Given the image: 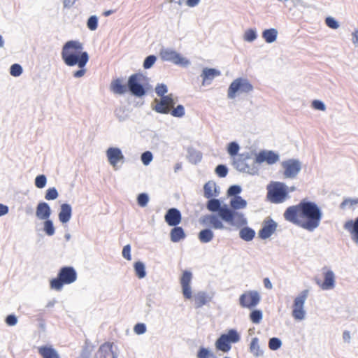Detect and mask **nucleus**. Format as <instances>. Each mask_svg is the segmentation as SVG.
<instances>
[{
    "label": "nucleus",
    "instance_id": "nucleus-1",
    "mask_svg": "<svg viewBox=\"0 0 358 358\" xmlns=\"http://www.w3.org/2000/svg\"><path fill=\"white\" fill-rule=\"evenodd\" d=\"M283 215L287 221L308 231H313L320 225L322 213L314 202L301 201L297 205L288 207Z\"/></svg>",
    "mask_w": 358,
    "mask_h": 358
},
{
    "label": "nucleus",
    "instance_id": "nucleus-2",
    "mask_svg": "<svg viewBox=\"0 0 358 358\" xmlns=\"http://www.w3.org/2000/svg\"><path fill=\"white\" fill-rule=\"evenodd\" d=\"M83 49V44L78 41L66 42L62 50V58L65 64L84 68L89 60V55Z\"/></svg>",
    "mask_w": 358,
    "mask_h": 358
},
{
    "label": "nucleus",
    "instance_id": "nucleus-3",
    "mask_svg": "<svg viewBox=\"0 0 358 358\" xmlns=\"http://www.w3.org/2000/svg\"><path fill=\"white\" fill-rule=\"evenodd\" d=\"M266 197L269 201L273 203H281L288 197L289 193L295 190L294 187L288 188L285 184L281 182H271L267 185Z\"/></svg>",
    "mask_w": 358,
    "mask_h": 358
},
{
    "label": "nucleus",
    "instance_id": "nucleus-4",
    "mask_svg": "<svg viewBox=\"0 0 358 358\" xmlns=\"http://www.w3.org/2000/svg\"><path fill=\"white\" fill-rule=\"evenodd\" d=\"M77 279V273L72 266H64L58 272L57 277L50 282V287L52 289L57 291L62 290L64 285H69L74 282Z\"/></svg>",
    "mask_w": 358,
    "mask_h": 358
},
{
    "label": "nucleus",
    "instance_id": "nucleus-5",
    "mask_svg": "<svg viewBox=\"0 0 358 358\" xmlns=\"http://www.w3.org/2000/svg\"><path fill=\"white\" fill-rule=\"evenodd\" d=\"M207 208L211 212H219V215L222 219L229 223L234 224V217H238L240 219L243 218V215L235 213L227 208H221V203L219 199H211L207 203Z\"/></svg>",
    "mask_w": 358,
    "mask_h": 358
},
{
    "label": "nucleus",
    "instance_id": "nucleus-6",
    "mask_svg": "<svg viewBox=\"0 0 358 358\" xmlns=\"http://www.w3.org/2000/svg\"><path fill=\"white\" fill-rule=\"evenodd\" d=\"M240 336L234 329H230L227 334H222L215 341V345L217 350L223 352H229L231 348V344L238 342Z\"/></svg>",
    "mask_w": 358,
    "mask_h": 358
},
{
    "label": "nucleus",
    "instance_id": "nucleus-7",
    "mask_svg": "<svg viewBox=\"0 0 358 358\" xmlns=\"http://www.w3.org/2000/svg\"><path fill=\"white\" fill-rule=\"evenodd\" d=\"M253 90V86L250 82L243 78L235 79L229 85L227 96L229 99H234L238 93H250Z\"/></svg>",
    "mask_w": 358,
    "mask_h": 358
},
{
    "label": "nucleus",
    "instance_id": "nucleus-8",
    "mask_svg": "<svg viewBox=\"0 0 358 358\" xmlns=\"http://www.w3.org/2000/svg\"><path fill=\"white\" fill-rule=\"evenodd\" d=\"M145 78L141 73H134L129 76L127 87L132 94L136 96L145 95V90L143 85Z\"/></svg>",
    "mask_w": 358,
    "mask_h": 358
},
{
    "label": "nucleus",
    "instance_id": "nucleus-9",
    "mask_svg": "<svg viewBox=\"0 0 358 358\" xmlns=\"http://www.w3.org/2000/svg\"><path fill=\"white\" fill-rule=\"evenodd\" d=\"M308 295V290L302 291L294 301L292 316L294 319L301 320L305 317L303 305Z\"/></svg>",
    "mask_w": 358,
    "mask_h": 358
},
{
    "label": "nucleus",
    "instance_id": "nucleus-10",
    "mask_svg": "<svg viewBox=\"0 0 358 358\" xmlns=\"http://www.w3.org/2000/svg\"><path fill=\"white\" fill-rule=\"evenodd\" d=\"M159 55L162 60L171 62L177 65L185 66L189 63L188 59L182 57L179 53L171 49L162 50Z\"/></svg>",
    "mask_w": 358,
    "mask_h": 358
},
{
    "label": "nucleus",
    "instance_id": "nucleus-11",
    "mask_svg": "<svg viewBox=\"0 0 358 358\" xmlns=\"http://www.w3.org/2000/svg\"><path fill=\"white\" fill-rule=\"evenodd\" d=\"M259 301L260 296L257 291H246L239 298L241 306L248 309L255 308Z\"/></svg>",
    "mask_w": 358,
    "mask_h": 358
},
{
    "label": "nucleus",
    "instance_id": "nucleus-12",
    "mask_svg": "<svg viewBox=\"0 0 358 358\" xmlns=\"http://www.w3.org/2000/svg\"><path fill=\"white\" fill-rule=\"evenodd\" d=\"M156 103L154 110L159 113L168 114L170 113L171 109L173 108L175 102L172 97V94H169L161 98L159 101L155 100Z\"/></svg>",
    "mask_w": 358,
    "mask_h": 358
},
{
    "label": "nucleus",
    "instance_id": "nucleus-13",
    "mask_svg": "<svg viewBox=\"0 0 358 358\" xmlns=\"http://www.w3.org/2000/svg\"><path fill=\"white\" fill-rule=\"evenodd\" d=\"M279 160V155L271 150H262L256 155L254 162L262 164L266 162L268 164H273Z\"/></svg>",
    "mask_w": 358,
    "mask_h": 358
},
{
    "label": "nucleus",
    "instance_id": "nucleus-14",
    "mask_svg": "<svg viewBox=\"0 0 358 358\" xmlns=\"http://www.w3.org/2000/svg\"><path fill=\"white\" fill-rule=\"evenodd\" d=\"M282 166L284 169V176L286 178H294L301 170L300 163L294 159L283 162Z\"/></svg>",
    "mask_w": 358,
    "mask_h": 358
},
{
    "label": "nucleus",
    "instance_id": "nucleus-15",
    "mask_svg": "<svg viewBox=\"0 0 358 358\" xmlns=\"http://www.w3.org/2000/svg\"><path fill=\"white\" fill-rule=\"evenodd\" d=\"M251 157L248 154H241L233 159V165L238 171L250 173L251 167L249 161Z\"/></svg>",
    "mask_w": 358,
    "mask_h": 358
},
{
    "label": "nucleus",
    "instance_id": "nucleus-16",
    "mask_svg": "<svg viewBox=\"0 0 358 358\" xmlns=\"http://www.w3.org/2000/svg\"><path fill=\"white\" fill-rule=\"evenodd\" d=\"M192 275L190 271H185L180 278V284L182 289V294L185 299H190L192 296L190 282Z\"/></svg>",
    "mask_w": 358,
    "mask_h": 358
},
{
    "label": "nucleus",
    "instance_id": "nucleus-17",
    "mask_svg": "<svg viewBox=\"0 0 358 358\" xmlns=\"http://www.w3.org/2000/svg\"><path fill=\"white\" fill-rule=\"evenodd\" d=\"M222 217L216 215H207L201 220V223L206 226H210L215 229H224Z\"/></svg>",
    "mask_w": 358,
    "mask_h": 358
},
{
    "label": "nucleus",
    "instance_id": "nucleus-18",
    "mask_svg": "<svg viewBox=\"0 0 358 358\" xmlns=\"http://www.w3.org/2000/svg\"><path fill=\"white\" fill-rule=\"evenodd\" d=\"M324 281L320 279H315L316 283L324 290L331 289L335 285V275L332 271L327 270L324 271Z\"/></svg>",
    "mask_w": 358,
    "mask_h": 358
},
{
    "label": "nucleus",
    "instance_id": "nucleus-19",
    "mask_svg": "<svg viewBox=\"0 0 358 358\" xmlns=\"http://www.w3.org/2000/svg\"><path fill=\"white\" fill-rule=\"evenodd\" d=\"M277 224L273 220H265L262 228L259 231V236L262 239L269 238L276 230Z\"/></svg>",
    "mask_w": 358,
    "mask_h": 358
},
{
    "label": "nucleus",
    "instance_id": "nucleus-20",
    "mask_svg": "<svg viewBox=\"0 0 358 358\" xmlns=\"http://www.w3.org/2000/svg\"><path fill=\"white\" fill-rule=\"evenodd\" d=\"M164 219L169 226L176 227L181 222L182 216L179 210L173 208L167 210Z\"/></svg>",
    "mask_w": 358,
    "mask_h": 358
},
{
    "label": "nucleus",
    "instance_id": "nucleus-21",
    "mask_svg": "<svg viewBox=\"0 0 358 358\" xmlns=\"http://www.w3.org/2000/svg\"><path fill=\"white\" fill-rule=\"evenodd\" d=\"M343 227L350 233L352 240L358 244V217L345 222Z\"/></svg>",
    "mask_w": 358,
    "mask_h": 358
},
{
    "label": "nucleus",
    "instance_id": "nucleus-22",
    "mask_svg": "<svg viewBox=\"0 0 358 358\" xmlns=\"http://www.w3.org/2000/svg\"><path fill=\"white\" fill-rule=\"evenodd\" d=\"M106 155L110 164L113 166H115L117 162L124 158L121 150L117 148H108Z\"/></svg>",
    "mask_w": 358,
    "mask_h": 358
},
{
    "label": "nucleus",
    "instance_id": "nucleus-23",
    "mask_svg": "<svg viewBox=\"0 0 358 358\" xmlns=\"http://www.w3.org/2000/svg\"><path fill=\"white\" fill-rule=\"evenodd\" d=\"M114 343L106 342L99 348V352L103 358H117L115 352L113 351Z\"/></svg>",
    "mask_w": 358,
    "mask_h": 358
},
{
    "label": "nucleus",
    "instance_id": "nucleus-24",
    "mask_svg": "<svg viewBox=\"0 0 358 358\" xmlns=\"http://www.w3.org/2000/svg\"><path fill=\"white\" fill-rule=\"evenodd\" d=\"M51 214L49 205L45 202H41L36 207V215L41 220H47Z\"/></svg>",
    "mask_w": 358,
    "mask_h": 358
},
{
    "label": "nucleus",
    "instance_id": "nucleus-25",
    "mask_svg": "<svg viewBox=\"0 0 358 358\" xmlns=\"http://www.w3.org/2000/svg\"><path fill=\"white\" fill-rule=\"evenodd\" d=\"M38 351L43 358H60L57 350L51 346L44 345L39 347Z\"/></svg>",
    "mask_w": 358,
    "mask_h": 358
},
{
    "label": "nucleus",
    "instance_id": "nucleus-26",
    "mask_svg": "<svg viewBox=\"0 0 358 358\" xmlns=\"http://www.w3.org/2000/svg\"><path fill=\"white\" fill-rule=\"evenodd\" d=\"M72 210L69 204L63 203L59 213V220L62 223H66L71 217Z\"/></svg>",
    "mask_w": 358,
    "mask_h": 358
},
{
    "label": "nucleus",
    "instance_id": "nucleus-27",
    "mask_svg": "<svg viewBox=\"0 0 358 358\" xmlns=\"http://www.w3.org/2000/svg\"><path fill=\"white\" fill-rule=\"evenodd\" d=\"M220 75V72L215 69H204L201 74L203 78L202 84L203 85L208 84L212 80Z\"/></svg>",
    "mask_w": 358,
    "mask_h": 358
},
{
    "label": "nucleus",
    "instance_id": "nucleus-28",
    "mask_svg": "<svg viewBox=\"0 0 358 358\" xmlns=\"http://www.w3.org/2000/svg\"><path fill=\"white\" fill-rule=\"evenodd\" d=\"M111 90L118 94H123L127 92V87L122 83L119 78L114 80L110 84Z\"/></svg>",
    "mask_w": 358,
    "mask_h": 358
},
{
    "label": "nucleus",
    "instance_id": "nucleus-29",
    "mask_svg": "<svg viewBox=\"0 0 358 358\" xmlns=\"http://www.w3.org/2000/svg\"><path fill=\"white\" fill-rule=\"evenodd\" d=\"M171 240L172 242H178L185 237L184 230L180 227H175L170 233Z\"/></svg>",
    "mask_w": 358,
    "mask_h": 358
},
{
    "label": "nucleus",
    "instance_id": "nucleus-30",
    "mask_svg": "<svg viewBox=\"0 0 358 358\" xmlns=\"http://www.w3.org/2000/svg\"><path fill=\"white\" fill-rule=\"evenodd\" d=\"M204 196L207 199L216 196L218 194L215 184L213 182H208L203 187Z\"/></svg>",
    "mask_w": 358,
    "mask_h": 358
},
{
    "label": "nucleus",
    "instance_id": "nucleus-31",
    "mask_svg": "<svg viewBox=\"0 0 358 358\" xmlns=\"http://www.w3.org/2000/svg\"><path fill=\"white\" fill-rule=\"evenodd\" d=\"M213 237V232L209 229L201 230L198 235L199 240L202 243H206L211 241Z\"/></svg>",
    "mask_w": 358,
    "mask_h": 358
},
{
    "label": "nucleus",
    "instance_id": "nucleus-32",
    "mask_svg": "<svg viewBox=\"0 0 358 358\" xmlns=\"http://www.w3.org/2000/svg\"><path fill=\"white\" fill-rule=\"evenodd\" d=\"M230 206L233 209H243L247 206V202L240 196H234L231 199Z\"/></svg>",
    "mask_w": 358,
    "mask_h": 358
},
{
    "label": "nucleus",
    "instance_id": "nucleus-33",
    "mask_svg": "<svg viewBox=\"0 0 358 358\" xmlns=\"http://www.w3.org/2000/svg\"><path fill=\"white\" fill-rule=\"evenodd\" d=\"M278 31L275 29H266L262 33V37L266 42L271 43L274 42L277 38Z\"/></svg>",
    "mask_w": 358,
    "mask_h": 358
},
{
    "label": "nucleus",
    "instance_id": "nucleus-34",
    "mask_svg": "<svg viewBox=\"0 0 358 358\" xmlns=\"http://www.w3.org/2000/svg\"><path fill=\"white\" fill-rule=\"evenodd\" d=\"M239 234L243 240L250 241L255 237V232L250 228L245 227L241 229Z\"/></svg>",
    "mask_w": 358,
    "mask_h": 358
},
{
    "label": "nucleus",
    "instance_id": "nucleus-35",
    "mask_svg": "<svg viewBox=\"0 0 358 358\" xmlns=\"http://www.w3.org/2000/svg\"><path fill=\"white\" fill-rule=\"evenodd\" d=\"M197 358H217L215 355L206 348H200L197 352Z\"/></svg>",
    "mask_w": 358,
    "mask_h": 358
},
{
    "label": "nucleus",
    "instance_id": "nucleus-36",
    "mask_svg": "<svg viewBox=\"0 0 358 358\" xmlns=\"http://www.w3.org/2000/svg\"><path fill=\"white\" fill-rule=\"evenodd\" d=\"M207 301V296L204 293H198L194 297V303L196 308L203 306Z\"/></svg>",
    "mask_w": 358,
    "mask_h": 358
},
{
    "label": "nucleus",
    "instance_id": "nucleus-37",
    "mask_svg": "<svg viewBox=\"0 0 358 358\" xmlns=\"http://www.w3.org/2000/svg\"><path fill=\"white\" fill-rule=\"evenodd\" d=\"M134 269H135L136 275L139 278H143L145 276V266L142 262H136L134 264Z\"/></svg>",
    "mask_w": 358,
    "mask_h": 358
},
{
    "label": "nucleus",
    "instance_id": "nucleus-38",
    "mask_svg": "<svg viewBox=\"0 0 358 358\" xmlns=\"http://www.w3.org/2000/svg\"><path fill=\"white\" fill-rule=\"evenodd\" d=\"M250 319L252 322L259 324L262 320V312L259 310H254L250 314Z\"/></svg>",
    "mask_w": 358,
    "mask_h": 358
},
{
    "label": "nucleus",
    "instance_id": "nucleus-39",
    "mask_svg": "<svg viewBox=\"0 0 358 358\" xmlns=\"http://www.w3.org/2000/svg\"><path fill=\"white\" fill-rule=\"evenodd\" d=\"M239 150V145L236 142H231L227 148L228 153L233 157H236Z\"/></svg>",
    "mask_w": 358,
    "mask_h": 358
},
{
    "label": "nucleus",
    "instance_id": "nucleus-40",
    "mask_svg": "<svg viewBox=\"0 0 358 358\" xmlns=\"http://www.w3.org/2000/svg\"><path fill=\"white\" fill-rule=\"evenodd\" d=\"M169 113H171V115L173 117H182L185 115V108L183 106L178 105L176 106V108H173L171 109Z\"/></svg>",
    "mask_w": 358,
    "mask_h": 358
},
{
    "label": "nucleus",
    "instance_id": "nucleus-41",
    "mask_svg": "<svg viewBox=\"0 0 358 358\" xmlns=\"http://www.w3.org/2000/svg\"><path fill=\"white\" fill-rule=\"evenodd\" d=\"M250 351L254 353L255 355L258 356L260 352L259 345V340L257 338H253L250 343Z\"/></svg>",
    "mask_w": 358,
    "mask_h": 358
},
{
    "label": "nucleus",
    "instance_id": "nucleus-42",
    "mask_svg": "<svg viewBox=\"0 0 358 358\" xmlns=\"http://www.w3.org/2000/svg\"><path fill=\"white\" fill-rule=\"evenodd\" d=\"M58 197V192L55 187L49 188L47 189L45 199L46 200H54Z\"/></svg>",
    "mask_w": 358,
    "mask_h": 358
},
{
    "label": "nucleus",
    "instance_id": "nucleus-43",
    "mask_svg": "<svg viewBox=\"0 0 358 358\" xmlns=\"http://www.w3.org/2000/svg\"><path fill=\"white\" fill-rule=\"evenodd\" d=\"M44 231L48 236H52L55 234V228L51 220L47 219L44 222Z\"/></svg>",
    "mask_w": 358,
    "mask_h": 358
},
{
    "label": "nucleus",
    "instance_id": "nucleus-44",
    "mask_svg": "<svg viewBox=\"0 0 358 358\" xmlns=\"http://www.w3.org/2000/svg\"><path fill=\"white\" fill-rule=\"evenodd\" d=\"M281 341L278 338H271L268 342V347L272 350H276L280 348Z\"/></svg>",
    "mask_w": 358,
    "mask_h": 358
},
{
    "label": "nucleus",
    "instance_id": "nucleus-45",
    "mask_svg": "<svg viewBox=\"0 0 358 358\" xmlns=\"http://www.w3.org/2000/svg\"><path fill=\"white\" fill-rule=\"evenodd\" d=\"M22 73V68L18 64H14L10 66V73L14 77L20 76Z\"/></svg>",
    "mask_w": 358,
    "mask_h": 358
},
{
    "label": "nucleus",
    "instance_id": "nucleus-46",
    "mask_svg": "<svg viewBox=\"0 0 358 358\" xmlns=\"http://www.w3.org/2000/svg\"><path fill=\"white\" fill-rule=\"evenodd\" d=\"M46 182V177L44 175H39L35 179V185L41 189L45 186Z\"/></svg>",
    "mask_w": 358,
    "mask_h": 358
},
{
    "label": "nucleus",
    "instance_id": "nucleus-47",
    "mask_svg": "<svg viewBox=\"0 0 358 358\" xmlns=\"http://www.w3.org/2000/svg\"><path fill=\"white\" fill-rule=\"evenodd\" d=\"M98 26V19L96 16H91L87 20V27L92 30H96Z\"/></svg>",
    "mask_w": 358,
    "mask_h": 358
},
{
    "label": "nucleus",
    "instance_id": "nucleus-48",
    "mask_svg": "<svg viewBox=\"0 0 358 358\" xmlns=\"http://www.w3.org/2000/svg\"><path fill=\"white\" fill-rule=\"evenodd\" d=\"M156 57L155 55H150L147 57L143 62V67L145 69H150L156 62Z\"/></svg>",
    "mask_w": 358,
    "mask_h": 358
},
{
    "label": "nucleus",
    "instance_id": "nucleus-49",
    "mask_svg": "<svg viewBox=\"0 0 358 358\" xmlns=\"http://www.w3.org/2000/svg\"><path fill=\"white\" fill-rule=\"evenodd\" d=\"M149 201L148 196L145 193H141L138 196V204L141 207H145Z\"/></svg>",
    "mask_w": 358,
    "mask_h": 358
},
{
    "label": "nucleus",
    "instance_id": "nucleus-50",
    "mask_svg": "<svg viewBox=\"0 0 358 358\" xmlns=\"http://www.w3.org/2000/svg\"><path fill=\"white\" fill-rule=\"evenodd\" d=\"M215 173L218 176L224 178L227 175L228 170L224 165L220 164L216 167Z\"/></svg>",
    "mask_w": 358,
    "mask_h": 358
},
{
    "label": "nucleus",
    "instance_id": "nucleus-51",
    "mask_svg": "<svg viewBox=\"0 0 358 358\" xmlns=\"http://www.w3.org/2000/svg\"><path fill=\"white\" fill-rule=\"evenodd\" d=\"M257 38L256 33L252 29H248L245 32L244 40L246 41L252 42Z\"/></svg>",
    "mask_w": 358,
    "mask_h": 358
},
{
    "label": "nucleus",
    "instance_id": "nucleus-52",
    "mask_svg": "<svg viewBox=\"0 0 358 358\" xmlns=\"http://www.w3.org/2000/svg\"><path fill=\"white\" fill-rule=\"evenodd\" d=\"M155 92L161 98L165 96V94L167 92V87L164 84L158 85L155 88Z\"/></svg>",
    "mask_w": 358,
    "mask_h": 358
},
{
    "label": "nucleus",
    "instance_id": "nucleus-53",
    "mask_svg": "<svg viewBox=\"0 0 358 358\" xmlns=\"http://www.w3.org/2000/svg\"><path fill=\"white\" fill-rule=\"evenodd\" d=\"M241 192V188L238 185H232L227 190V194L229 196H238Z\"/></svg>",
    "mask_w": 358,
    "mask_h": 358
},
{
    "label": "nucleus",
    "instance_id": "nucleus-54",
    "mask_svg": "<svg viewBox=\"0 0 358 358\" xmlns=\"http://www.w3.org/2000/svg\"><path fill=\"white\" fill-rule=\"evenodd\" d=\"M152 159V155L150 152L146 151L141 155V160L145 165H148Z\"/></svg>",
    "mask_w": 358,
    "mask_h": 358
},
{
    "label": "nucleus",
    "instance_id": "nucleus-55",
    "mask_svg": "<svg viewBox=\"0 0 358 358\" xmlns=\"http://www.w3.org/2000/svg\"><path fill=\"white\" fill-rule=\"evenodd\" d=\"M325 23L329 28L334 29H336L338 27V22L333 17H328L326 18Z\"/></svg>",
    "mask_w": 358,
    "mask_h": 358
},
{
    "label": "nucleus",
    "instance_id": "nucleus-56",
    "mask_svg": "<svg viewBox=\"0 0 358 358\" xmlns=\"http://www.w3.org/2000/svg\"><path fill=\"white\" fill-rule=\"evenodd\" d=\"M122 256L127 260L131 259L130 245H127L123 248Z\"/></svg>",
    "mask_w": 358,
    "mask_h": 358
},
{
    "label": "nucleus",
    "instance_id": "nucleus-57",
    "mask_svg": "<svg viewBox=\"0 0 358 358\" xmlns=\"http://www.w3.org/2000/svg\"><path fill=\"white\" fill-rule=\"evenodd\" d=\"M134 332L137 334H142L145 332L146 327L145 325L143 323H138L134 327Z\"/></svg>",
    "mask_w": 358,
    "mask_h": 358
},
{
    "label": "nucleus",
    "instance_id": "nucleus-58",
    "mask_svg": "<svg viewBox=\"0 0 358 358\" xmlns=\"http://www.w3.org/2000/svg\"><path fill=\"white\" fill-rule=\"evenodd\" d=\"M312 106L316 109V110H322V111H324L325 110V106L324 104L319 101V100H314L313 102H312Z\"/></svg>",
    "mask_w": 358,
    "mask_h": 358
},
{
    "label": "nucleus",
    "instance_id": "nucleus-59",
    "mask_svg": "<svg viewBox=\"0 0 358 358\" xmlns=\"http://www.w3.org/2000/svg\"><path fill=\"white\" fill-rule=\"evenodd\" d=\"M17 322V317L13 315H9L6 319V322L9 326H13L16 324Z\"/></svg>",
    "mask_w": 358,
    "mask_h": 358
},
{
    "label": "nucleus",
    "instance_id": "nucleus-60",
    "mask_svg": "<svg viewBox=\"0 0 358 358\" xmlns=\"http://www.w3.org/2000/svg\"><path fill=\"white\" fill-rule=\"evenodd\" d=\"M86 73V69L84 68H80L79 70L76 71L73 73V76L75 78H81L83 77Z\"/></svg>",
    "mask_w": 358,
    "mask_h": 358
},
{
    "label": "nucleus",
    "instance_id": "nucleus-61",
    "mask_svg": "<svg viewBox=\"0 0 358 358\" xmlns=\"http://www.w3.org/2000/svg\"><path fill=\"white\" fill-rule=\"evenodd\" d=\"M358 203V199H346L343 201L341 206H345L346 205L353 206Z\"/></svg>",
    "mask_w": 358,
    "mask_h": 358
},
{
    "label": "nucleus",
    "instance_id": "nucleus-62",
    "mask_svg": "<svg viewBox=\"0 0 358 358\" xmlns=\"http://www.w3.org/2000/svg\"><path fill=\"white\" fill-rule=\"evenodd\" d=\"M76 0H63L64 7L66 8H71Z\"/></svg>",
    "mask_w": 358,
    "mask_h": 358
},
{
    "label": "nucleus",
    "instance_id": "nucleus-63",
    "mask_svg": "<svg viewBox=\"0 0 358 358\" xmlns=\"http://www.w3.org/2000/svg\"><path fill=\"white\" fill-rule=\"evenodd\" d=\"M8 212V206L0 203V216L7 214Z\"/></svg>",
    "mask_w": 358,
    "mask_h": 358
},
{
    "label": "nucleus",
    "instance_id": "nucleus-64",
    "mask_svg": "<svg viewBox=\"0 0 358 358\" xmlns=\"http://www.w3.org/2000/svg\"><path fill=\"white\" fill-rule=\"evenodd\" d=\"M264 287L268 289H271L273 287L272 284L268 278H265L264 279Z\"/></svg>",
    "mask_w": 358,
    "mask_h": 358
}]
</instances>
